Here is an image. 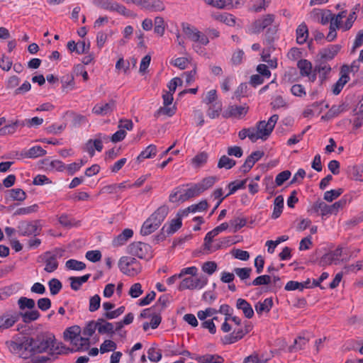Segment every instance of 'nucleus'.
Masks as SVG:
<instances>
[{
    "label": "nucleus",
    "instance_id": "nucleus-33",
    "mask_svg": "<svg viewBox=\"0 0 363 363\" xmlns=\"http://www.w3.org/2000/svg\"><path fill=\"white\" fill-rule=\"evenodd\" d=\"M80 332V327L78 325H74L65 330L64 332V336L65 339L69 340L72 343L74 340L79 335Z\"/></svg>",
    "mask_w": 363,
    "mask_h": 363
},
{
    "label": "nucleus",
    "instance_id": "nucleus-27",
    "mask_svg": "<svg viewBox=\"0 0 363 363\" xmlns=\"http://www.w3.org/2000/svg\"><path fill=\"white\" fill-rule=\"evenodd\" d=\"M196 360L199 363H223L224 362L223 357L218 354H206L199 356Z\"/></svg>",
    "mask_w": 363,
    "mask_h": 363
},
{
    "label": "nucleus",
    "instance_id": "nucleus-7",
    "mask_svg": "<svg viewBox=\"0 0 363 363\" xmlns=\"http://www.w3.org/2000/svg\"><path fill=\"white\" fill-rule=\"evenodd\" d=\"M275 16L272 13H268L262 17L255 21L250 28V32L254 34H257L263 31L265 28H269L274 22Z\"/></svg>",
    "mask_w": 363,
    "mask_h": 363
},
{
    "label": "nucleus",
    "instance_id": "nucleus-24",
    "mask_svg": "<svg viewBox=\"0 0 363 363\" xmlns=\"http://www.w3.org/2000/svg\"><path fill=\"white\" fill-rule=\"evenodd\" d=\"M182 218H177L172 219L169 224H165L162 227V230L166 231L167 235H172L177 232L182 227Z\"/></svg>",
    "mask_w": 363,
    "mask_h": 363
},
{
    "label": "nucleus",
    "instance_id": "nucleus-22",
    "mask_svg": "<svg viewBox=\"0 0 363 363\" xmlns=\"http://www.w3.org/2000/svg\"><path fill=\"white\" fill-rule=\"evenodd\" d=\"M133 235V231L131 229L126 228L122 231L116 238L113 240V245L114 247H118L123 245L128 239L132 238Z\"/></svg>",
    "mask_w": 363,
    "mask_h": 363
},
{
    "label": "nucleus",
    "instance_id": "nucleus-14",
    "mask_svg": "<svg viewBox=\"0 0 363 363\" xmlns=\"http://www.w3.org/2000/svg\"><path fill=\"white\" fill-rule=\"evenodd\" d=\"M342 249L337 247L333 252L325 254L320 259L319 264L320 266L330 265L333 262L339 259V257L342 255Z\"/></svg>",
    "mask_w": 363,
    "mask_h": 363
},
{
    "label": "nucleus",
    "instance_id": "nucleus-50",
    "mask_svg": "<svg viewBox=\"0 0 363 363\" xmlns=\"http://www.w3.org/2000/svg\"><path fill=\"white\" fill-rule=\"evenodd\" d=\"M164 21L162 17L157 16L155 18V28L154 31L160 36H162L164 33Z\"/></svg>",
    "mask_w": 363,
    "mask_h": 363
},
{
    "label": "nucleus",
    "instance_id": "nucleus-11",
    "mask_svg": "<svg viewBox=\"0 0 363 363\" xmlns=\"http://www.w3.org/2000/svg\"><path fill=\"white\" fill-rule=\"evenodd\" d=\"M116 107V101L111 99L107 103L96 104L92 108V112L96 115L106 116L111 114Z\"/></svg>",
    "mask_w": 363,
    "mask_h": 363
},
{
    "label": "nucleus",
    "instance_id": "nucleus-10",
    "mask_svg": "<svg viewBox=\"0 0 363 363\" xmlns=\"http://www.w3.org/2000/svg\"><path fill=\"white\" fill-rule=\"evenodd\" d=\"M341 48L340 45H330L327 48L321 49L318 54V60L326 62L332 60L340 52Z\"/></svg>",
    "mask_w": 363,
    "mask_h": 363
},
{
    "label": "nucleus",
    "instance_id": "nucleus-63",
    "mask_svg": "<svg viewBox=\"0 0 363 363\" xmlns=\"http://www.w3.org/2000/svg\"><path fill=\"white\" fill-rule=\"evenodd\" d=\"M234 272L241 280H245L250 277L252 269L250 267L235 268Z\"/></svg>",
    "mask_w": 363,
    "mask_h": 363
},
{
    "label": "nucleus",
    "instance_id": "nucleus-35",
    "mask_svg": "<svg viewBox=\"0 0 363 363\" xmlns=\"http://www.w3.org/2000/svg\"><path fill=\"white\" fill-rule=\"evenodd\" d=\"M247 179L241 180V181H233L228 184L229 193L226 195L228 196L233 194H234L236 191L239 189H243L246 187Z\"/></svg>",
    "mask_w": 363,
    "mask_h": 363
},
{
    "label": "nucleus",
    "instance_id": "nucleus-2",
    "mask_svg": "<svg viewBox=\"0 0 363 363\" xmlns=\"http://www.w3.org/2000/svg\"><path fill=\"white\" fill-rule=\"evenodd\" d=\"M350 197L345 195L338 201H336L332 205H328L323 201H316L312 206V210L315 213L320 211L322 216H325L330 214H337L340 209H342L346 205L350 202Z\"/></svg>",
    "mask_w": 363,
    "mask_h": 363
},
{
    "label": "nucleus",
    "instance_id": "nucleus-47",
    "mask_svg": "<svg viewBox=\"0 0 363 363\" xmlns=\"http://www.w3.org/2000/svg\"><path fill=\"white\" fill-rule=\"evenodd\" d=\"M342 193L343 189L341 188L327 191L324 194L323 199L328 202H332L333 200L338 198Z\"/></svg>",
    "mask_w": 363,
    "mask_h": 363
},
{
    "label": "nucleus",
    "instance_id": "nucleus-53",
    "mask_svg": "<svg viewBox=\"0 0 363 363\" xmlns=\"http://www.w3.org/2000/svg\"><path fill=\"white\" fill-rule=\"evenodd\" d=\"M168 301H169V295L164 294L159 298L157 303L153 306V308H155V310L156 311L160 312L166 308L167 303Z\"/></svg>",
    "mask_w": 363,
    "mask_h": 363
},
{
    "label": "nucleus",
    "instance_id": "nucleus-58",
    "mask_svg": "<svg viewBox=\"0 0 363 363\" xmlns=\"http://www.w3.org/2000/svg\"><path fill=\"white\" fill-rule=\"evenodd\" d=\"M62 83L63 89L72 90L75 88L74 78L72 74L64 76L62 79Z\"/></svg>",
    "mask_w": 363,
    "mask_h": 363
},
{
    "label": "nucleus",
    "instance_id": "nucleus-15",
    "mask_svg": "<svg viewBox=\"0 0 363 363\" xmlns=\"http://www.w3.org/2000/svg\"><path fill=\"white\" fill-rule=\"evenodd\" d=\"M43 257L45 264L44 270L48 273L55 272L59 265V263L57 260V255H51V252H45Z\"/></svg>",
    "mask_w": 363,
    "mask_h": 363
},
{
    "label": "nucleus",
    "instance_id": "nucleus-52",
    "mask_svg": "<svg viewBox=\"0 0 363 363\" xmlns=\"http://www.w3.org/2000/svg\"><path fill=\"white\" fill-rule=\"evenodd\" d=\"M291 175L289 170H284L279 173L275 178L276 186H281L286 181H287Z\"/></svg>",
    "mask_w": 363,
    "mask_h": 363
},
{
    "label": "nucleus",
    "instance_id": "nucleus-12",
    "mask_svg": "<svg viewBox=\"0 0 363 363\" xmlns=\"http://www.w3.org/2000/svg\"><path fill=\"white\" fill-rule=\"evenodd\" d=\"M264 152L261 150L252 152L245 160L244 164L240 167V171L243 173L248 172L263 156Z\"/></svg>",
    "mask_w": 363,
    "mask_h": 363
},
{
    "label": "nucleus",
    "instance_id": "nucleus-57",
    "mask_svg": "<svg viewBox=\"0 0 363 363\" xmlns=\"http://www.w3.org/2000/svg\"><path fill=\"white\" fill-rule=\"evenodd\" d=\"M117 347L115 342L106 340L100 346V352L104 354L110 351H114Z\"/></svg>",
    "mask_w": 363,
    "mask_h": 363
},
{
    "label": "nucleus",
    "instance_id": "nucleus-32",
    "mask_svg": "<svg viewBox=\"0 0 363 363\" xmlns=\"http://www.w3.org/2000/svg\"><path fill=\"white\" fill-rule=\"evenodd\" d=\"M18 306L20 311H24L25 309H33L35 306V302L33 298L22 296L18 300Z\"/></svg>",
    "mask_w": 363,
    "mask_h": 363
},
{
    "label": "nucleus",
    "instance_id": "nucleus-60",
    "mask_svg": "<svg viewBox=\"0 0 363 363\" xmlns=\"http://www.w3.org/2000/svg\"><path fill=\"white\" fill-rule=\"evenodd\" d=\"M278 30L277 26H269L265 33V38L267 45H272L274 40V35Z\"/></svg>",
    "mask_w": 363,
    "mask_h": 363
},
{
    "label": "nucleus",
    "instance_id": "nucleus-19",
    "mask_svg": "<svg viewBox=\"0 0 363 363\" xmlns=\"http://www.w3.org/2000/svg\"><path fill=\"white\" fill-rule=\"evenodd\" d=\"M296 43L299 45H303L306 43L308 38V28L307 25L303 22L301 23L296 30Z\"/></svg>",
    "mask_w": 363,
    "mask_h": 363
},
{
    "label": "nucleus",
    "instance_id": "nucleus-51",
    "mask_svg": "<svg viewBox=\"0 0 363 363\" xmlns=\"http://www.w3.org/2000/svg\"><path fill=\"white\" fill-rule=\"evenodd\" d=\"M66 267L72 270H82L85 269L86 264L76 259H69L66 262Z\"/></svg>",
    "mask_w": 363,
    "mask_h": 363
},
{
    "label": "nucleus",
    "instance_id": "nucleus-30",
    "mask_svg": "<svg viewBox=\"0 0 363 363\" xmlns=\"http://www.w3.org/2000/svg\"><path fill=\"white\" fill-rule=\"evenodd\" d=\"M273 306V301L272 298H265L262 302H258L255 305V310L258 314H262V313H268L271 310Z\"/></svg>",
    "mask_w": 363,
    "mask_h": 363
},
{
    "label": "nucleus",
    "instance_id": "nucleus-21",
    "mask_svg": "<svg viewBox=\"0 0 363 363\" xmlns=\"http://www.w3.org/2000/svg\"><path fill=\"white\" fill-rule=\"evenodd\" d=\"M18 315L24 323H30L38 320L40 317V313L33 308L27 311H18Z\"/></svg>",
    "mask_w": 363,
    "mask_h": 363
},
{
    "label": "nucleus",
    "instance_id": "nucleus-23",
    "mask_svg": "<svg viewBox=\"0 0 363 363\" xmlns=\"http://www.w3.org/2000/svg\"><path fill=\"white\" fill-rule=\"evenodd\" d=\"M201 193V192L197 184H196L191 187L182 191V194L179 195V199L181 200V202H184L191 198L199 195Z\"/></svg>",
    "mask_w": 363,
    "mask_h": 363
},
{
    "label": "nucleus",
    "instance_id": "nucleus-64",
    "mask_svg": "<svg viewBox=\"0 0 363 363\" xmlns=\"http://www.w3.org/2000/svg\"><path fill=\"white\" fill-rule=\"evenodd\" d=\"M143 293L142 285L140 283L133 284L128 291V294L134 298L139 297Z\"/></svg>",
    "mask_w": 363,
    "mask_h": 363
},
{
    "label": "nucleus",
    "instance_id": "nucleus-29",
    "mask_svg": "<svg viewBox=\"0 0 363 363\" xmlns=\"http://www.w3.org/2000/svg\"><path fill=\"white\" fill-rule=\"evenodd\" d=\"M274 210L272 214V218L273 219L278 218L284 208V197L282 196H278L275 198L274 201Z\"/></svg>",
    "mask_w": 363,
    "mask_h": 363
},
{
    "label": "nucleus",
    "instance_id": "nucleus-3",
    "mask_svg": "<svg viewBox=\"0 0 363 363\" xmlns=\"http://www.w3.org/2000/svg\"><path fill=\"white\" fill-rule=\"evenodd\" d=\"M120 270L130 277H135L138 274L142 269L140 263L134 257H122L118 262Z\"/></svg>",
    "mask_w": 363,
    "mask_h": 363
},
{
    "label": "nucleus",
    "instance_id": "nucleus-61",
    "mask_svg": "<svg viewBox=\"0 0 363 363\" xmlns=\"http://www.w3.org/2000/svg\"><path fill=\"white\" fill-rule=\"evenodd\" d=\"M147 357L151 362H157L162 358V353L160 350L150 347L147 351Z\"/></svg>",
    "mask_w": 363,
    "mask_h": 363
},
{
    "label": "nucleus",
    "instance_id": "nucleus-42",
    "mask_svg": "<svg viewBox=\"0 0 363 363\" xmlns=\"http://www.w3.org/2000/svg\"><path fill=\"white\" fill-rule=\"evenodd\" d=\"M93 4L104 10L113 11L116 2L111 0H93Z\"/></svg>",
    "mask_w": 363,
    "mask_h": 363
},
{
    "label": "nucleus",
    "instance_id": "nucleus-17",
    "mask_svg": "<svg viewBox=\"0 0 363 363\" xmlns=\"http://www.w3.org/2000/svg\"><path fill=\"white\" fill-rule=\"evenodd\" d=\"M248 109L249 107L247 106H230L228 107L225 116L226 117L241 118L247 114Z\"/></svg>",
    "mask_w": 363,
    "mask_h": 363
},
{
    "label": "nucleus",
    "instance_id": "nucleus-28",
    "mask_svg": "<svg viewBox=\"0 0 363 363\" xmlns=\"http://www.w3.org/2000/svg\"><path fill=\"white\" fill-rule=\"evenodd\" d=\"M91 274H87L82 277H71L69 278L70 280V286L72 289L74 291H78L80 289V286L82 284L86 282L89 279Z\"/></svg>",
    "mask_w": 363,
    "mask_h": 363
},
{
    "label": "nucleus",
    "instance_id": "nucleus-39",
    "mask_svg": "<svg viewBox=\"0 0 363 363\" xmlns=\"http://www.w3.org/2000/svg\"><path fill=\"white\" fill-rule=\"evenodd\" d=\"M9 192L13 201H23L27 197L26 192L21 189H12Z\"/></svg>",
    "mask_w": 363,
    "mask_h": 363
},
{
    "label": "nucleus",
    "instance_id": "nucleus-56",
    "mask_svg": "<svg viewBox=\"0 0 363 363\" xmlns=\"http://www.w3.org/2000/svg\"><path fill=\"white\" fill-rule=\"evenodd\" d=\"M58 221L60 225L66 228H71L77 224L75 223L74 220L67 214H62L60 216L58 217Z\"/></svg>",
    "mask_w": 363,
    "mask_h": 363
},
{
    "label": "nucleus",
    "instance_id": "nucleus-46",
    "mask_svg": "<svg viewBox=\"0 0 363 363\" xmlns=\"http://www.w3.org/2000/svg\"><path fill=\"white\" fill-rule=\"evenodd\" d=\"M77 347L75 351H79L83 349H88L89 346V338L78 336L72 342Z\"/></svg>",
    "mask_w": 363,
    "mask_h": 363
},
{
    "label": "nucleus",
    "instance_id": "nucleus-31",
    "mask_svg": "<svg viewBox=\"0 0 363 363\" xmlns=\"http://www.w3.org/2000/svg\"><path fill=\"white\" fill-rule=\"evenodd\" d=\"M156 153L157 147L155 145H150L138 156L137 161L140 162L144 159L152 158L156 155Z\"/></svg>",
    "mask_w": 363,
    "mask_h": 363
},
{
    "label": "nucleus",
    "instance_id": "nucleus-54",
    "mask_svg": "<svg viewBox=\"0 0 363 363\" xmlns=\"http://www.w3.org/2000/svg\"><path fill=\"white\" fill-rule=\"evenodd\" d=\"M331 71V67L330 65L328 64L326 62H323L320 60H318V64L315 65L314 72H318V74L323 73L325 74H329Z\"/></svg>",
    "mask_w": 363,
    "mask_h": 363
},
{
    "label": "nucleus",
    "instance_id": "nucleus-36",
    "mask_svg": "<svg viewBox=\"0 0 363 363\" xmlns=\"http://www.w3.org/2000/svg\"><path fill=\"white\" fill-rule=\"evenodd\" d=\"M235 164V160L230 159L226 155H223L218 160V167L219 169L225 168L226 169H230L233 168Z\"/></svg>",
    "mask_w": 363,
    "mask_h": 363
},
{
    "label": "nucleus",
    "instance_id": "nucleus-41",
    "mask_svg": "<svg viewBox=\"0 0 363 363\" xmlns=\"http://www.w3.org/2000/svg\"><path fill=\"white\" fill-rule=\"evenodd\" d=\"M50 294L52 296L57 295L62 288L61 281L55 278L50 279L48 282Z\"/></svg>",
    "mask_w": 363,
    "mask_h": 363
},
{
    "label": "nucleus",
    "instance_id": "nucleus-6",
    "mask_svg": "<svg viewBox=\"0 0 363 363\" xmlns=\"http://www.w3.org/2000/svg\"><path fill=\"white\" fill-rule=\"evenodd\" d=\"M279 119L277 114L272 115L267 122L265 121H260L257 123V130L258 132L260 139L265 140L271 135L274 128Z\"/></svg>",
    "mask_w": 363,
    "mask_h": 363
},
{
    "label": "nucleus",
    "instance_id": "nucleus-25",
    "mask_svg": "<svg viewBox=\"0 0 363 363\" xmlns=\"http://www.w3.org/2000/svg\"><path fill=\"white\" fill-rule=\"evenodd\" d=\"M160 226L157 225V223L152 222V220L148 218L143 224L140 229V234L143 236L148 235L153 232H155L157 229H158Z\"/></svg>",
    "mask_w": 363,
    "mask_h": 363
},
{
    "label": "nucleus",
    "instance_id": "nucleus-62",
    "mask_svg": "<svg viewBox=\"0 0 363 363\" xmlns=\"http://www.w3.org/2000/svg\"><path fill=\"white\" fill-rule=\"evenodd\" d=\"M179 291L185 289H194V279L192 277H187L184 279L178 286Z\"/></svg>",
    "mask_w": 363,
    "mask_h": 363
},
{
    "label": "nucleus",
    "instance_id": "nucleus-26",
    "mask_svg": "<svg viewBox=\"0 0 363 363\" xmlns=\"http://www.w3.org/2000/svg\"><path fill=\"white\" fill-rule=\"evenodd\" d=\"M103 149L102 142L99 139L89 140L86 143V150L89 152L91 157L94 155V150L101 152Z\"/></svg>",
    "mask_w": 363,
    "mask_h": 363
},
{
    "label": "nucleus",
    "instance_id": "nucleus-44",
    "mask_svg": "<svg viewBox=\"0 0 363 363\" xmlns=\"http://www.w3.org/2000/svg\"><path fill=\"white\" fill-rule=\"evenodd\" d=\"M215 18L220 22L225 23L229 26H234L235 24V18L232 14H220L215 16Z\"/></svg>",
    "mask_w": 363,
    "mask_h": 363
},
{
    "label": "nucleus",
    "instance_id": "nucleus-34",
    "mask_svg": "<svg viewBox=\"0 0 363 363\" xmlns=\"http://www.w3.org/2000/svg\"><path fill=\"white\" fill-rule=\"evenodd\" d=\"M297 66L300 69L301 76H309L312 71V64L307 60H301L298 62Z\"/></svg>",
    "mask_w": 363,
    "mask_h": 363
},
{
    "label": "nucleus",
    "instance_id": "nucleus-13",
    "mask_svg": "<svg viewBox=\"0 0 363 363\" xmlns=\"http://www.w3.org/2000/svg\"><path fill=\"white\" fill-rule=\"evenodd\" d=\"M228 226L229 224L228 223H223L220 225L213 229L211 231L208 232L204 238L205 248L210 250L211 243L212 242L213 238L218 235L220 232L227 230Z\"/></svg>",
    "mask_w": 363,
    "mask_h": 363
},
{
    "label": "nucleus",
    "instance_id": "nucleus-8",
    "mask_svg": "<svg viewBox=\"0 0 363 363\" xmlns=\"http://www.w3.org/2000/svg\"><path fill=\"white\" fill-rule=\"evenodd\" d=\"M182 28L184 33L191 40L199 43L203 45H206L209 43L208 38L206 35L197 29L191 28L189 24L183 23Z\"/></svg>",
    "mask_w": 363,
    "mask_h": 363
},
{
    "label": "nucleus",
    "instance_id": "nucleus-38",
    "mask_svg": "<svg viewBox=\"0 0 363 363\" xmlns=\"http://www.w3.org/2000/svg\"><path fill=\"white\" fill-rule=\"evenodd\" d=\"M176 108L174 106L169 107L168 106L160 107L154 114V116L158 118L160 116H172L175 114Z\"/></svg>",
    "mask_w": 363,
    "mask_h": 363
},
{
    "label": "nucleus",
    "instance_id": "nucleus-49",
    "mask_svg": "<svg viewBox=\"0 0 363 363\" xmlns=\"http://www.w3.org/2000/svg\"><path fill=\"white\" fill-rule=\"evenodd\" d=\"M247 220L245 218L236 217L230 220V225L233 228V232L235 233L247 224Z\"/></svg>",
    "mask_w": 363,
    "mask_h": 363
},
{
    "label": "nucleus",
    "instance_id": "nucleus-18",
    "mask_svg": "<svg viewBox=\"0 0 363 363\" xmlns=\"http://www.w3.org/2000/svg\"><path fill=\"white\" fill-rule=\"evenodd\" d=\"M140 6L143 9L154 11H163L165 8L161 0H142Z\"/></svg>",
    "mask_w": 363,
    "mask_h": 363
},
{
    "label": "nucleus",
    "instance_id": "nucleus-48",
    "mask_svg": "<svg viewBox=\"0 0 363 363\" xmlns=\"http://www.w3.org/2000/svg\"><path fill=\"white\" fill-rule=\"evenodd\" d=\"M349 69L347 65H343L340 68V77L337 81V83L340 84L344 87V86L350 80Z\"/></svg>",
    "mask_w": 363,
    "mask_h": 363
},
{
    "label": "nucleus",
    "instance_id": "nucleus-37",
    "mask_svg": "<svg viewBox=\"0 0 363 363\" xmlns=\"http://www.w3.org/2000/svg\"><path fill=\"white\" fill-rule=\"evenodd\" d=\"M73 349H70L67 347L62 342H59L56 345L55 343V346L53 347V350H50V355L55 354H68L69 352H73Z\"/></svg>",
    "mask_w": 363,
    "mask_h": 363
},
{
    "label": "nucleus",
    "instance_id": "nucleus-45",
    "mask_svg": "<svg viewBox=\"0 0 363 363\" xmlns=\"http://www.w3.org/2000/svg\"><path fill=\"white\" fill-rule=\"evenodd\" d=\"M38 208L39 207H38V204H33L30 206L19 208L13 213V216H16L27 215V214L35 213L38 211Z\"/></svg>",
    "mask_w": 363,
    "mask_h": 363
},
{
    "label": "nucleus",
    "instance_id": "nucleus-55",
    "mask_svg": "<svg viewBox=\"0 0 363 363\" xmlns=\"http://www.w3.org/2000/svg\"><path fill=\"white\" fill-rule=\"evenodd\" d=\"M221 110V104L216 103L214 104H212L209 107L207 111V115L211 118H218L220 115Z\"/></svg>",
    "mask_w": 363,
    "mask_h": 363
},
{
    "label": "nucleus",
    "instance_id": "nucleus-20",
    "mask_svg": "<svg viewBox=\"0 0 363 363\" xmlns=\"http://www.w3.org/2000/svg\"><path fill=\"white\" fill-rule=\"evenodd\" d=\"M236 307L238 310H241L244 315L250 319L254 315V311L252 306L245 299L238 298L236 302Z\"/></svg>",
    "mask_w": 363,
    "mask_h": 363
},
{
    "label": "nucleus",
    "instance_id": "nucleus-16",
    "mask_svg": "<svg viewBox=\"0 0 363 363\" xmlns=\"http://www.w3.org/2000/svg\"><path fill=\"white\" fill-rule=\"evenodd\" d=\"M169 213V207L166 205L159 207L149 218L152 222L160 226Z\"/></svg>",
    "mask_w": 363,
    "mask_h": 363
},
{
    "label": "nucleus",
    "instance_id": "nucleus-40",
    "mask_svg": "<svg viewBox=\"0 0 363 363\" xmlns=\"http://www.w3.org/2000/svg\"><path fill=\"white\" fill-rule=\"evenodd\" d=\"M216 180L217 178L216 177H208L204 178L200 183H198L197 185L201 192L202 193L211 187L215 184Z\"/></svg>",
    "mask_w": 363,
    "mask_h": 363
},
{
    "label": "nucleus",
    "instance_id": "nucleus-1",
    "mask_svg": "<svg viewBox=\"0 0 363 363\" xmlns=\"http://www.w3.org/2000/svg\"><path fill=\"white\" fill-rule=\"evenodd\" d=\"M56 339L52 334L41 333L35 337L22 336L10 343V347L14 352L20 353L23 358H28L36 354L48 352L53 350Z\"/></svg>",
    "mask_w": 363,
    "mask_h": 363
},
{
    "label": "nucleus",
    "instance_id": "nucleus-43",
    "mask_svg": "<svg viewBox=\"0 0 363 363\" xmlns=\"http://www.w3.org/2000/svg\"><path fill=\"white\" fill-rule=\"evenodd\" d=\"M46 154V151L40 146H34L30 148L26 153V156L29 158H35L43 156Z\"/></svg>",
    "mask_w": 363,
    "mask_h": 363
},
{
    "label": "nucleus",
    "instance_id": "nucleus-9",
    "mask_svg": "<svg viewBox=\"0 0 363 363\" xmlns=\"http://www.w3.org/2000/svg\"><path fill=\"white\" fill-rule=\"evenodd\" d=\"M20 318L18 312L16 311H9L0 315V331L9 329L13 327Z\"/></svg>",
    "mask_w": 363,
    "mask_h": 363
},
{
    "label": "nucleus",
    "instance_id": "nucleus-59",
    "mask_svg": "<svg viewBox=\"0 0 363 363\" xmlns=\"http://www.w3.org/2000/svg\"><path fill=\"white\" fill-rule=\"evenodd\" d=\"M97 330L100 334L107 333L112 336L115 333L113 325L109 322H105L102 325H99Z\"/></svg>",
    "mask_w": 363,
    "mask_h": 363
},
{
    "label": "nucleus",
    "instance_id": "nucleus-5",
    "mask_svg": "<svg viewBox=\"0 0 363 363\" xmlns=\"http://www.w3.org/2000/svg\"><path fill=\"white\" fill-rule=\"evenodd\" d=\"M129 254L140 259H149L152 257V247L150 245L143 242H134L128 245Z\"/></svg>",
    "mask_w": 363,
    "mask_h": 363
},
{
    "label": "nucleus",
    "instance_id": "nucleus-4",
    "mask_svg": "<svg viewBox=\"0 0 363 363\" xmlns=\"http://www.w3.org/2000/svg\"><path fill=\"white\" fill-rule=\"evenodd\" d=\"M42 227L38 220L33 221L22 220L17 226V233L21 236H36L40 233Z\"/></svg>",
    "mask_w": 363,
    "mask_h": 363
}]
</instances>
